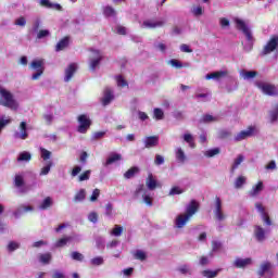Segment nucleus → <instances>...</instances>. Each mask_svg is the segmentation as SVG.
I'll list each match as a JSON object with an SVG mask.
<instances>
[{"instance_id": "obj_1", "label": "nucleus", "mask_w": 278, "mask_h": 278, "mask_svg": "<svg viewBox=\"0 0 278 278\" xmlns=\"http://www.w3.org/2000/svg\"><path fill=\"white\" fill-rule=\"evenodd\" d=\"M144 185H138L135 192L134 199H142L143 203L149 207L153 206V193L151 190H155L157 188V180L153 178V175L150 174ZM148 188V189H147Z\"/></svg>"}, {"instance_id": "obj_2", "label": "nucleus", "mask_w": 278, "mask_h": 278, "mask_svg": "<svg viewBox=\"0 0 278 278\" xmlns=\"http://www.w3.org/2000/svg\"><path fill=\"white\" fill-rule=\"evenodd\" d=\"M197 212H199V203L193 200L187 204L185 213H180L176 216L175 227H177V229H184V227L188 225L190 218H192Z\"/></svg>"}, {"instance_id": "obj_3", "label": "nucleus", "mask_w": 278, "mask_h": 278, "mask_svg": "<svg viewBox=\"0 0 278 278\" xmlns=\"http://www.w3.org/2000/svg\"><path fill=\"white\" fill-rule=\"evenodd\" d=\"M236 27L239 29V31H242V34L245 36V41L243 42V49L244 51H251L253 49V42H255V38H253V33L251 31V28H249V25H247V22L242 18H235Z\"/></svg>"}, {"instance_id": "obj_4", "label": "nucleus", "mask_w": 278, "mask_h": 278, "mask_svg": "<svg viewBox=\"0 0 278 278\" xmlns=\"http://www.w3.org/2000/svg\"><path fill=\"white\" fill-rule=\"evenodd\" d=\"M0 105L10 110H18V101L14 99V94L10 90L0 87Z\"/></svg>"}, {"instance_id": "obj_5", "label": "nucleus", "mask_w": 278, "mask_h": 278, "mask_svg": "<svg viewBox=\"0 0 278 278\" xmlns=\"http://www.w3.org/2000/svg\"><path fill=\"white\" fill-rule=\"evenodd\" d=\"M30 68L33 71H36V73L31 75L33 81L40 79V77H42V74L45 73V59L33 60L30 63Z\"/></svg>"}, {"instance_id": "obj_6", "label": "nucleus", "mask_w": 278, "mask_h": 278, "mask_svg": "<svg viewBox=\"0 0 278 278\" xmlns=\"http://www.w3.org/2000/svg\"><path fill=\"white\" fill-rule=\"evenodd\" d=\"M101 60H103V52L97 49L90 50L89 55V68L90 71L94 72L99 68V64H101Z\"/></svg>"}, {"instance_id": "obj_7", "label": "nucleus", "mask_w": 278, "mask_h": 278, "mask_svg": "<svg viewBox=\"0 0 278 278\" xmlns=\"http://www.w3.org/2000/svg\"><path fill=\"white\" fill-rule=\"evenodd\" d=\"M213 214L215 216V220L218 223H223V220L227 219V214L223 211V200L219 197L215 198Z\"/></svg>"}, {"instance_id": "obj_8", "label": "nucleus", "mask_w": 278, "mask_h": 278, "mask_svg": "<svg viewBox=\"0 0 278 278\" xmlns=\"http://www.w3.org/2000/svg\"><path fill=\"white\" fill-rule=\"evenodd\" d=\"M257 88L262 91L263 94H268V97H277L278 88L275 85L268 83H256Z\"/></svg>"}, {"instance_id": "obj_9", "label": "nucleus", "mask_w": 278, "mask_h": 278, "mask_svg": "<svg viewBox=\"0 0 278 278\" xmlns=\"http://www.w3.org/2000/svg\"><path fill=\"white\" fill-rule=\"evenodd\" d=\"M255 208L261 215L264 225L270 227L273 225V220H270V216L268 215V212H266V207H264V204H262V202H256Z\"/></svg>"}, {"instance_id": "obj_10", "label": "nucleus", "mask_w": 278, "mask_h": 278, "mask_svg": "<svg viewBox=\"0 0 278 278\" xmlns=\"http://www.w3.org/2000/svg\"><path fill=\"white\" fill-rule=\"evenodd\" d=\"M257 128L255 126H250L245 130H241L239 134L235 136V142H242V140H247V138H251V136H255Z\"/></svg>"}, {"instance_id": "obj_11", "label": "nucleus", "mask_w": 278, "mask_h": 278, "mask_svg": "<svg viewBox=\"0 0 278 278\" xmlns=\"http://www.w3.org/2000/svg\"><path fill=\"white\" fill-rule=\"evenodd\" d=\"M13 138H15V140H27L29 138V134L27 132V122L20 123L17 130L13 134Z\"/></svg>"}, {"instance_id": "obj_12", "label": "nucleus", "mask_w": 278, "mask_h": 278, "mask_svg": "<svg viewBox=\"0 0 278 278\" xmlns=\"http://www.w3.org/2000/svg\"><path fill=\"white\" fill-rule=\"evenodd\" d=\"M90 125H92V122L90 121V117H88V115L78 116L77 131L79 134H86V131H88V129H90Z\"/></svg>"}, {"instance_id": "obj_13", "label": "nucleus", "mask_w": 278, "mask_h": 278, "mask_svg": "<svg viewBox=\"0 0 278 278\" xmlns=\"http://www.w3.org/2000/svg\"><path fill=\"white\" fill-rule=\"evenodd\" d=\"M228 76H229V71L220 70V71L206 74L205 79L206 80L213 79V81H223V79H225Z\"/></svg>"}, {"instance_id": "obj_14", "label": "nucleus", "mask_w": 278, "mask_h": 278, "mask_svg": "<svg viewBox=\"0 0 278 278\" xmlns=\"http://www.w3.org/2000/svg\"><path fill=\"white\" fill-rule=\"evenodd\" d=\"M166 21L164 20H146L141 24L142 29H157V27H164Z\"/></svg>"}, {"instance_id": "obj_15", "label": "nucleus", "mask_w": 278, "mask_h": 278, "mask_svg": "<svg viewBox=\"0 0 278 278\" xmlns=\"http://www.w3.org/2000/svg\"><path fill=\"white\" fill-rule=\"evenodd\" d=\"M258 275H260V277H264V275H266L265 278H271L274 275L273 263H270V262L262 263L261 268L258 270Z\"/></svg>"}, {"instance_id": "obj_16", "label": "nucleus", "mask_w": 278, "mask_h": 278, "mask_svg": "<svg viewBox=\"0 0 278 278\" xmlns=\"http://www.w3.org/2000/svg\"><path fill=\"white\" fill-rule=\"evenodd\" d=\"M278 47V36H273L267 45L264 47L263 53L264 55H268V53H273L275 49Z\"/></svg>"}, {"instance_id": "obj_17", "label": "nucleus", "mask_w": 278, "mask_h": 278, "mask_svg": "<svg viewBox=\"0 0 278 278\" xmlns=\"http://www.w3.org/2000/svg\"><path fill=\"white\" fill-rule=\"evenodd\" d=\"M112 101H114V91L110 87H106L103 91L101 103L102 105H110Z\"/></svg>"}, {"instance_id": "obj_18", "label": "nucleus", "mask_w": 278, "mask_h": 278, "mask_svg": "<svg viewBox=\"0 0 278 278\" xmlns=\"http://www.w3.org/2000/svg\"><path fill=\"white\" fill-rule=\"evenodd\" d=\"M75 73H77V63H72L65 68L64 81H71Z\"/></svg>"}, {"instance_id": "obj_19", "label": "nucleus", "mask_w": 278, "mask_h": 278, "mask_svg": "<svg viewBox=\"0 0 278 278\" xmlns=\"http://www.w3.org/2000/svg\"><path fill=\"white\" fill-rule=\"evenodd\" d=\"M254 238L257 242H264L266 240V229L260 225L254 226Z\"/></svg>"}, {"instance_id": "obj_20", "label": "nucleus", "mask_w": 278, "mask_h": 278, "mask_svg": "<svg viewBox=\"0 0 278 278\" xmlns=\"http://www.w3.org/2000/svg\"><path fill=\"white\" fill-rule=\"evenodd\" d=\"M174 153H175L176 161L179 164H186V160H188V156L186 155V152L181 147L175 148Z\"/></svg>"}, {"instance_id": "obj_21", "label": "nucleus", "mask_w": 278, "mask_h": 278, "mask_svg": "<svg viewBox=\"0 0 278 278\" xmlns=\"http://www.w3.org/2000/svg\"><path fill=\"white\" fill-rule=\"evenodd\" d=\"M264 190V182L258 181L252 189L249 191V197L255 199V197H260V193Z\"/></svg>"}, {"instance_id": "obj_22", "label": "nucleus", "mask_w": 278, "mask_h": 278, "mask_svg": "<svg viewBox=\"0 0 278 278\" xmlns=\"http://www.w3.org/2000/svg\"><path fill=\"white\" fill-rule=\"evenodd\" d=\"M143 142H144L146 149H151V148L157 147V144H160V137H157V136L146 137Z\"/></svg>"}, {"instance_id": "obj_23", "label": "nucleus", "mask_w": 278, "mask_h": 278, "mask_svg": "<svg viewBox=\"0 0 278 278\" xmlns=\"http://www.w3.org/2000/svg\"><path fill=\"white\" fill-rule=\"evenodd\" d=\"M25 212H34V206L22 204L16 208V211L13 214L15 218H21V216H23Z\"/></svg>"}, {"instance_id": "obj_24", "label": "nucleus", "mask_w": 278, "mask_h": 278, "mask_svg": "<svg viewBox=\"0 0 278 278\" xmlns=\"http://www.w3.org/2000/svg\"><path fill=\"white\" fill-rule=\"evenodd\" d=\"M251 258H236L233 265L236 268H247V266H251Z\"/></svg>"}, {"instance_id": "obj_25", "label": "nucleus", "mask_w": 278, "mask_h": 278, "mask_svg": "<svg viewBox=\"0 0 278 278\" xmlns=\"http://www.w3.org/2000/svg\"><path fill=\"white\" fill-rule=\"evenodd\" d=\"M40 5H42V8H49L50 10H62V5L58 4V3H53L49 0H39Z\"/></svg>"}, {"instance_id": "obj_26", "label": "nucleus", "mask_w": 278, "mask_h": 278, "mask_svg": "<svg viewBox=\"0 0 278 278\" xmlns=\"http://www.w3.org/2000/svg\"><path fill=\"white\" fill-rule=\"evenodd\" d=\"M240 77H242V79H255V77H257V72L255 71H247V70H241L239 72Z\"/></svg>"}, {"instance_id": "obj_27", "label": "nucleus", "mask_w": 278, "mask_h": 278, "mask_svg": "<svg viewBox=\"0 0 278 278\" xmlns=\"http://www.w3.org/2000/svg\"><path fill=\"white\" fill-rule=\"evenodd\" d=\"M123 160V156L118 153H111L109 157L106 159V162L104 163V166H110V164H114L116 162H121Z\"/></svg>"}, {"instance_id": "obj_28", "label": "nucleus", "mask_w": 278, "mask_h": 278, "mask_svg": "<svg viewBox=\"0 0 278 278\" xmlns=\"http://www.w3.org/2000/svg\"><path fill=\"white\" fill-rule=\"evenodd\" d=\"M14 184L17 188H20L21 192H27V188H24L25 186V178H23V175H16Z\"/></svg>"}, {"instance_id": "obj_29", "label": "nucleus", "mask_w": 278, "mask_h": 278, "mask_svg": "<svg viewBox=\"0 0 278 278\" xmlns=\"http://www.w3.org/2000/svg\"><path fill=\"white\" fill-rule=\"evenodd\" d=\"M269 123L275 124L278 121V104H275L273 109L269 111Z\"/></svg>"}, {"instance_id": "obj_30", "label": "nucleus", "mask_w": 278, "mask_h": 278, "mask_svg": "<svg viewBox=\"0 0 278 278\" xmlns=\"http://www.w3.org/2000/svg\"><path fill=\"white\" fill-rule=\"evenodd\" d=\"M220 273V269H205L201 271L202 277L204 278H216L218 277V274Z\"/></svg>"}, {"instance_id": "obj_31", "label": "nucleus", "mask_w": 278, "mask_h": 278, "mask_svg": "<svg viewBox=\"0 0 278 278\" xmlns=\"http://www.w3.org/2000/svg\"><path fill=\"white\" fill-rule=\"evenodd\" d=\"M53 205V198L47 197L45 200H42L39 204V210H49V207H52Z\"/></svg>"}, {"instance_id": "obj_32", "label": "nucleus", "mask_w": 278, "mask_h": 278, "mask_svg": "<svg viewBox=\"0 0 278 278\" xmlns=\"http://www.w3.org/2000/svg\"><path fill=\"white\" fill-rule=\"evenodd\" d=\"M242 162H244V155L239 154L233 163L231 165V173H235L236 170H238L240 164H242Z\"/></svg>"}, {"instance_id": "obj_33", "label": "nucleus", "mask_w": 278, "mask_h": 278, "mask_svg": "<svg viewBox=\"0 0 278 278\" xmlns=\"http://www.w3.org/2000/svg\"><path fill=\"white\" fill-rule=\"evenodd\" d=\"M169 66H173V68H184L190 66V63H181L179 60L177 59H172L168 61Z\"/></svg>"}, {"instance_id": "obj_34", "label": "nucleus", "mask_w": 278, "mask_h": 278, "mask_svg": "<svg viewBox=\"0 0 278 278\" xmlns=\"http://www.w3.org/2000/svg\"><path fill=\"white\" fill-rule=\"evenodd\" d=\"M11 123H12V119L10 116L2 115L0 117V134H1V130L8 127V125H10Z\"/></svg>"}, {"instance_id": "obj_35", "label": "nucleus", "mask_w": 278, "mask_h": 278, "mask_svg": "<svg viewBox=\"0 0 278 278\" xmlns=\"http://www.w3.org/2000/svg\"><path fill=\"white\" fill-rule=\"evenodd\" d=\"M66 47H68V38L67 37L61 39L56 43L55 51H64V49H66Z\"/></svg>"}, {"instance_id": "obj_36", "label": "nucleus", "mask_w": 278, "mask_h": 278, "mask_svg": "<svg viewBox=\"0 0 278 278\" xmlns=\"http://www.w3.org/2000/svg\"><path fill=\"white\" fill-rule=\"evenodd\" d=\"M191 14L197 18H199V16H203V7H201L200 4L193 5L191 8Z\"/></svg>"}, {"instance_id": "obj_37", "label": "nucleus", "mask_w": 278, "mask_h": 278, "mask_svg": "<svg viewBox=\"0 0 278 278\" xmlns=\"http://www.w3.org/2000/svg\"><path fill=\"white\" fill-rule=\"evenodd\" d=\"M18 249H21V243L17 241H10L7 245V251H9V253H14V251Z\"/></svg>"}, {"instance_id": "obj_38", "label": "nucleus", "mask_w": 278, "mask_h": 278, "mask_svg": "<svg viewBox=\"0 0 278 278\" xmlns=\"http://www.w3.org/2000/svg\"><path fill=\"white\" fill-rule=\"evenodd\" d=\"M220 154V148H213L204 152L205 157H216Z\"/></svg>"}, {"instance_id": "obj_39", "label": "nucleus", "mask_w": 278, "mask_h": 278, "mask_svg": "<svg viewBox=\"0 0 278 278\" xmlns=\"http://www.w3.org/2000/svg\"><path fill=\"white\" fill-rule=\"evenodd\" d=\"M86 199V189H80L74 197L76 203H81Z\"/></svg>"}, {"instance_id": "obj_40", "label": "nucleus", "mask_w": 278, "mask_h": 278, "mask_svg": "<svg viewBox=\"0 0 278 278\" xmlns=\"http://www.w3.org/2000/svg\"><path fill=\"white\" fill-rule=\"evenodd\" d=\"M30 160H31V153L27 151L21 152L17 157V162H29Z\"/></svg>"}, {"instance_id": "obj_41", "label": "nucleus", "mask_w": 278, "mask_h": 278, "mask_svg": "<svg viewBox=\"0 0 278 278\" xmlns=\"http://www.w3.org/2000/svg\"><path fill=\"white\" fill-rule=\"evenodd\" d=\"M247 184V177L244 176H239L236 180H235V188L237 190H240V188H242V186H244Z\"/></svg>"}, {"instance_id": "obj_42", "label": "nucleus", "mask_w": 278, "mask_h": 278, "mask_svg": "<svg viewBox=\"0 0 278 278\" xmlns=\"http://www.w3.org/2000/svg\"><path fill=\"white\" fill-rule=\"evenodd\" d=\"M153 118H155V121H164V111L160 108L154 109Z\"/></svg>"}, {"instance_id": "obj_43", "label": "nucleus", "mask_w": 278, "mask_h": 278, "mask_svg": "<svg viewBox=\"0 0 278 278\" xmlns=\"http://www.w3.org/2000/svg\"><path fill=\"white\" fill-rule=\"evenodd\" d=\"M184 140L185 142H188L191 149H194V147H197V144L194 143V137L191 134H185Z\"/></svg>"}, {"instance_id": "obj_44", "label": "nucleus", "mask_w": 278, "mask_h": 278, "mask_svg": "<svg viewBox=\"0 0 278 278\" xmlns=\"http://www.w3.org/2000/svg\"><path fill=\"white\" fill-rule=\"evenodd\" d=\"M139 172L140 169L138 167H131L124 174V177L125 179H131V177H135Z\"/></svg>"}, {"instance_id": "obj_45", "label": "nucleus", "mask_w": 278, "mask_h": 278, "mask_svg": "<svg viewBox=\"0 0 278 278\" xmlns=\"http://www.w3.org/2000/svg\"><path fill=\"white\" fill-rule=\"evenodd\" d=\"M222 247H223V243H220V241H213L212 252L210 253V257H214V253H216L217 251H220Z\"/></svg>"}, {"instance_id": "obj_46", "label": "nucleus", "mask_w": 278, "mask_h": 278, "mask_svg": "<svg viewBox=\"0 0 278 278\" xmlns=\"http://www.w3.org/2000/svg\"><path fill=\"white\" fill-rule=\"evenodd\" d=\"M51 257V253L39 254V262L41 264H50Z\"/></svg>"}, {"instance_id": "obj_47", "label": "nucleus", "mask_w": 278, "mask_h": 278, "mask_svg": "<svg viewBox=\"0 0 278 278\" xmlns=\"http://www.w3.org/2000/svg\"><path fill=\"white\" fill-rule=\"evenodd\" d=\"M51 166H53V162L49 161L46 166H43L39 173V175L42 177L47 175L48 173H51Z\"/></svg>"}, {"instance_id": "obj_48", "label": "nucleus", "mask_w": 278, "mask_h": 278, "mask_svg": "<svg viewBox=\"0 0 278 278\" xmlns=\"http://www.w3.org/2000/svg\"><path fill=\"white\" fill-rule=\"evenodd\" d=\"M186 190H184L181 187H173L169 190V197H175L176 194H184Z\"/></svg>"}, {"instance_id": "obj_49", "label": "nucleus", "mask_w": 278, "mask_h": 278, "mask_svg": "<svg viewBox=\"0 0 278 278\" xmlns=\"http://www.w3.org/2000/svg\"><path fill=\"white\" fill-rule=\"evenodd\" d=\"M111 236H115V238H118V237L123 236V227L118 226V225H115V227L111 231Z\"/></svg>"}, {"instance_id": "obj_50", "label": "nucleus", "mask_w": 278, "mask_h": 278, "mask_svg": "<svg viewBox=\"0 0 278 278\" xmlns=\"http://www.w3.org/2000/svg\"><path fill=\"white\" fill-rule=\"evenodd\" d=\"M68 242H70V241H68V237H64V238L58 240V241L55 242L54 247H55L56 249H62V247H66V244H68Z\"/></svg>"}, {"instance_id": "obj_51", "label": "nucleus", "mask_w": 278, "mask_h": 278, "mask_svg": "<svg viewBox=\"0 0 278 278\" xmlns=\"http://www.w3.org/2000/svg\"><path fill=\"white\" fill-rule=\"evenodd\" d=\"M71 257L72 260H74L75 262H84V254L77 252V251H74L71 253Z\"/></svg>"}, {"instance_id": "obj_52", "label": "nucleus", "mask_w": 278, "mask_h": 278, "mask_svg": "<svg viewBox=\"0 0 278 278\" xmlns=\"http://www.w3.org/2000/svg\"><path fill=\"white\" fill-rule=\"evenodd\" d=\"M40 155L45 160V162H47V160H51V151L45 148H40Z\"/></svg>"}, {"instance_id": "obj_53", "label": "nucleus", "mask_w": 278, "mask_h": 278, "mask_svg": "<svg viewBox=\"0 0 278 278\" xmlns=\"http://www.w3.org/2000/svg\"><path fill=\"white\" fill-rule=\"evenodd\" d=\"M103 13L106 16H116V10H114V8H112L110 5L109 7H104Z\"/></svg>"}, {"instance_id": "obj_54", "label": "nucleus", "mask_w": 278, "mask_h": 278, "mask_svg": "<svg viewBox=\"0 0 278 278\" xmlns=\"http://www.w3.org/2000/svg\"><path fill=\"white\" fill-rule=\"evenodd\" d=\"M103 262V256H96L91 258L90 264H92V266H102Z\"/></svg>"}, {"instance_id": "obj_55", "label": "nucleus", "mask_w": 278, "mask_h": 278, "mask_svg": "<svg viewBox=\"0 0 278 278\" xmlns=\"http://www.w3.org/2000/svg\"><path fill=\"white\" fill-rule=\"evenodd\" d=\"M88 222H89V223H93V224L99 223V214H97V212H91V213H89V215H88Z\"/></svg>"}, {"instance_id": "obj_56", "label": "nucleus", "mask_w": 278, "mask_h": 278, "mask_svg": "<svg viewBox=\"0 0 278 278\" xmlns=\"http://www.w3.org/2000/svg\"><path fill=\"white\" fill-rule=\"evenodd\" d=\"M67 240L73 244H77V242H81V236L79 235L67 236Z\"/></svg>"}, {"instance_id": "obj_57", "label": "nucleus", "mask_w": 278, "mask_h": 278, "mask_svg": "<svg viewBox=\"0 0 278 278\" xmlns=\"http://www.w3.org/2000/svg\"><path fill=\"white\" fill-rule=\"evenodd\" d=\"M51 278H66V274L62 270L55 269L52 271Z\"/></svg>"}, {"instance_id": "obj_58", "label": "nucleus", "mask_w": 278, "mask_h": 278, "mask_svg": "<svg viewBox=\"0 0 278 278\" xmlns=\"http://www.w3.org/2000/svg\"><path fill=\"white\" fill-rule=\"evenodd\" d=\"M15 25H17L18 27H25L27 25V20L25 18V16H21L15 20Z\"/></svg>"}, {"instance_id": "obj_59", "label": "nucleus", "mask_w": 278, "mask_h": 278, "mask_svg": "<svg viewBox=\"0 0 278 278\" xmlns=\"http://www.w3.org/2000/svg\"><path fill=\"white\" fill-rule=\"evenodd\" d=\"M115 79L119 88H125V86H127V81L125 80V78H123V76H116Z\"/></svg>"}, {"instance_id": "obj_60", "label": "nucleus", "mask_w": 278, "mask_h": 278, "mask_svg": "<svg viewBox=\"0 0 278 278\" xmlns=\"http://www.w3.org/2000/svg\"><path fill=\"white\" fill-rule=\"evenodd\" d=\"M178 273H181V275H190V266L181 265L178 267Z\"/></svg>"}, {"instance_id": "obj_61", "label": "nucleus", "mask_w": 278, "mask_h": 278, "mask_svg": "<svg viewBox=\"0 0 278 278\" xmlns=\"http://www.w3.org/2000/svg\"><path fill=\"white\" fill-rule=\"evenodd\" d=\"M50 31L48 29H42V30H39V33L37 34V38L39 40H42V38H47L48 36H50Z\"/></svg>"}, {"instance_id": "obj_62", "label": "nucleus", "mask_w": 278, "mask_h": 278, "mask_svg": "<svg viewBox=\"0 0 278 278\" xmlns=\"http://www.w3.org/2000/svg\"><path fill=\"white\" fill-rule=\"evenodd\" d=\"M154 48H155L157 51H161V53H166V49H167L166 43H162V42L155 43V45H154Z\"/></svg>"}, {"instance_id": "obj_63", "label": "nucleus", "mask_w": 278, "mask_h": 278, "mask_svg": "<svg viewBox=\"0 0 278 278\" xmlns=\"http://www.w3.org/2000/svg\"><path fill=\"white\" fill-rule=\"evenodd\" d=\"M216 122V117L212 115H204L201 119V123H214Z\"/></svg>"}, {"instance_id": "obj_64", "label": "nucleus", "mask_w": 278, "mask_h": 278, "mask_svg": "<svg viewBox=\"0 0 278 278\" xmlns=\"http://www.w3.org/2000/svg\"><path fill=\"white\" fill-rule=\"evenodd\" d=\"M90 179V170H86L78 177V181H88Z\"/></svg>"}]
</instances>
